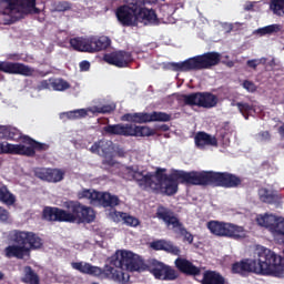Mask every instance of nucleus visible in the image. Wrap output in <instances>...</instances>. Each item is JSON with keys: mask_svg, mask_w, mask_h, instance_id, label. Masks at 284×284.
Here are the masks:
<instances>
[{"mask_svg": "<svg viewBox=\"0 0 284 284\" xmlns=\"http://www.w3.org/2000/svg\"><path fill=\"white\" fill-rule=\"evenodd\" d=\"M278 132H280L281 136H283V139H284V123L278 128Z\"/></svg>", "mask_w": 284, "mask_h": 284, "instance_id": "680f3d73", "label": "nucleus"}, {"mask_svg": "<svg viewBox=\"0 0 284 284\" xmlns=\"http://www.w3.org/2000/svg\"><path fill=\"white\" fill-rule=\"evenodd\" d=\"M11 12L41 14V9L37 8V0H12Z\"/></svg>", "mask_w": 284, "mask_h": 284, "instance_id": "a211bd4d", "label": "nucleus"}, {"mask_svg": "<svg viewBox=\"0 0 284 284\" xmlns=\"http://www.w3.org/2000/svg\"><path fill=\"white\" fill-rule=\"evenodd\" d=\"M174 232L175 234L183 236L184 243H190V245L194 243V235H192V233H190L189 230L185 229V225H183V223H178Z\"/></svg>", "mask_w": 284, "mask_h": 284, "instance_id": "7c9ffc66", "label": "nucleus"}, {"mask_svg": "<svg viewBox=\"0 0 284 284\" xmlns=\"http://www.w3.org/2000/svg\"><path fill=\"white\" fill-rule=\"evenodd\" d=\"M53 90H57L58 92H63V90L70 89V83L63 79L54 80L52 82Z\"/></svg>", "mask_w": 284, "mask_h": 284, "instance_id": "ea45409f", "label": "nucleus"}, {"mask_svg": "<svg viewBox=\"0 0 284 284\" xmlns=\"http://www.w3.org/2000/svg\"><path fill=\"white\" fill-rule=\"evenodd\" d=\"M34 174L37 179L47 181V183H61L65 176V172L61 169H37Z\"/></svg>", "mask_w": 284, "mask_h": 284, "instance_id": "6ab92c4d", "label": "nucleus"}, {"mask_svg": "<svg viewBox=\"0 0 284 284\" xmlns=\"http://www.w3.org/2000/svg\"><path fill=\"white\" fill-rule=\"evenodd\" d=\"M98 201L102 204V207H116L119 205V196L110 193H99Z\"/></svg>", "mask_w": 284, "mask_h": 284, "instance_id": "cd10ccee", "label": "nucleus"}, {"mask_svg": "<svg viewBox=\"0 0 284 284\" xmlns=\"http://www.w3.org/2000/svg\"><path fill=\"white\" fill-rule=\"evenodd\" d=\"M265 221H267V217H261L260 220H258V223H260V225H263V226H266L267 224L265 223Z\"/></svg>", "mask_w": 284, "mask_h": 284, "instance_id": "052dcab7", "label": "nucleus"}, {"mask_svg": "<svg viewBox=\"0 0 284 284\" xmlns=\"http://www.w3.org/2000/svg\"><path fill=\"white\" fill-rule=\"evenodd\" d=\"M201 284H227V280L216 271H205L203 277L200 281Z\"/></svg>", "mask_w": 284, "mask_h": 284, "instance_id": "b1692460", "label": "nucleus"}, {"mask_svg": "<svg viewBox=\"0 0 284 284\" xmlns=\"http://www.w3.org/2000/svg\"><path fill=\"white\" fill-rule=\"evenodd\" d=\"M81 72H88L90 70V61L83 60L80 62Z\"/></svg>", "mask_w": 284, "mask_h": 284, "instance_id": "603ef678", "label": "nucleus"}, {"mask_svg": "<svg viewBox=\"0 0 284 284\" xmlns=\"http://www.w3.org/2000/svg\"><path fill=\"white\" fill-rule=\"evenodd\" d=\"M261 63V61L256 60V59H253V60H248L246 62V65L248 68H252L253 70H256V68H258V64Z\"/></svg>", "mask_w": 284, "mask_h": 284, "instance_id": "3c124183", "label": "nucleus"}, {"mask_svg": "<svg viewBox=\"0 0 284 284\" xmlns=\"http://www.w3.org/2000/svg\"><path fill=\"white\" fill-rule=\"evenodd\" d=\"M72 8V4L65 0L60 1L55 6L57 12H68Z\"/></svg>", "mask_w": 284, "mask_h": 284, "instance_id": "a18cd8bd", "label": "nucleus"}, {"mask_svg": "<svg viewBox=\"0 0 284 284\" xmlns=\"http://www.w3.org/2000/svg\"><path fill=\"white\" fill-rule=\"evenodd\" d=\"M124 224L128 225L129 227H139L141 225V221L139 219L125 213L124 214Z\"/></svg>", "mask_w": 284, "mask_h": 284, "instance_id": "a19ab883", "label": "nucleus"}, {"mask_svg": "<svg viewBox=\"0 0 284 284\" xmlns=\"http://www.w3.org/2000/svg\"><path fill=\"white\" fill-rule=\"evenodd\" d=\"M273 234L275 236H283L282 243H284V221L277 222L273 227Z\"/></svg>", "mask_w": 284, "mask_h": 284, "instance_id": "c03bdc74", "label": "nucleus"}, {"mask_svg": "<svg viewBox=\"0 0 284 284\" xmlns=\"http://www.w3.org/2000/svg\"><path fill=\"white\" fill-rule=\"evenodd\" d=\"M0 139L17 141L21 139V131L14 126L0 125Z\"/></svg>", "mask_w": 284, "mask_h": 284, "instance_id": "a878e982", "label": "nucleus"}, {"mask_svg": "<svg viewBox=\"0 0 284 284\" xmlns=\"http://www.w3.org/2000/svg\"><path fill=\"white\" fill-rule=\"evenodd\" d=\"M11 240L16 245H9L4 248L7 258L23 261L26 256H30L31 250L43 247V240L34 232L14 231Z\"/></svg>", "mask_w": 284, "mask_h": 284, "instance_id": "423d86ee", "label": "nucleus"}, {"mask_svg": "<svg viewBox=\"0 0 284 284\" xmlns=\"http://www.w3.org/2000/svg\"><path fill=\"white\" fill-rule=\"evenodd\" d=\"M221 63V53L212 51L201 55L189 58L182 62H169L166 70L172 72H199V70H210Z\"/></svg>", "mask_w": 284, "mask_h": 284, "instance_id": "0eeeda50", "label": "nucleus"}, {"mask_svg": "<svg viewBox=\"0 0 284 284\" xmlns=\"http://www.w3.org/2000/svg\"><path fill=\"white\" fill-rule=\"evenodd\" d=\"M3 272L0 271V281H3Z\"/></svg>", "mask_w": 284, "mask_h": 284, "instance_id": "0e129e2a", "label": "nucleus"}, {"mask_svg": "<svg viewBox=\"0 0 284 284\" xmlns=\"http://www.w3.org/2000/svg\"><path fill=\"white\" fill-rule=\"evenodd\" d=\"M200 185H213L232 190L243 187V178L230 172L197 171Z\"/></svg>", "mask_w": 284, "mask_h": 284, "instance_id": "6e6552de", "label": "nucleus"}, {"mask_svg": "<svg viewBox=\"0 0 284 284\" xmlns=\"http://www.w3.org/2000/svg\"><path fill=\"white\" fill-rule=\"evenodd\" d=\"M114 110H116V106L113 104H104L102 106L93 108V112H97L98 114H111Z\"/></svg>", "mask_w": 284, "mask_h": 284, "instance_id": "58836bf2", "label": "nucleus"}, {"mask_svg": "<svg viewBox=\"0 0 284 284\" xmlns=\"http://www.w3.org/2000/svg\"><path fill=\"white\" fill-rule=\"evenodd\" d=\"M184 105L190 108H204V110H212L219 105V97L212 92H193L190 94H182Z\"/></svg>", "mask_w": 284, "mask_h": 284, "instance_id": "9b49d317", "label": "nucleus"}, {"mask_svg": "<svg viewBox=\"0 0 284 284\" xmlns=\"http://www.w3.org/2000/svg\"><path fill=\"white\" fill-rule=\"evenodd\" d=\"M0 203H4V205H14L17 203V197L10 193V190H8L3 182H0Z\"/></svg>", "mask_w": 284, "mask_h": 284, "instance_id": "bb28decb", "label": "nucleus"}, {"mask_svg": "<svg viewBox=\"0 0 284 284\" xmlns=\"http://www.w3.org/2000/svg\"><path fill=\"white\" fill-rule=\"evenodd\" d=\"M22 143L29 146L20 144V156H34L37 152H48L50 150V144L41 143L28 135L22 138Z\"/></svg>", "mask_w": 284, "mask_h": 284, "instance_id": "2eb2a0df", "label": "nucleus"}, {"mask_svg": "<svg viewBox=\"0 0 284 284\" xmlns=\"http://www.w3.org/2000/svg\"><path fill=\"white\" fill-rule=\"evenodd\" d=\"M161 1H165V0H149V3H161Z\"/></svg>", "mask_w": 284, "mask_h": 284, "instance_id": "e2e57ef3", "label": "nucleus"}, {"mask_svg": "<svg viewBox=\"0 0 284 284\" xmlns=\"http://www.w3.org/2000/svg\"><path fill=\"white\" fill-rule=\"evenodd\" d=\"M110 38L102 36L100 38H89V52H101V50H108L110 48Z\"/></svg>", "mask_w": 284, "mask_h": 284, "instance_id": "5701e85b", "label": "nucleus"}, {"mask_svg": "<svg viewBox=\"0 0 284 284\" xmlns=\"http://www.w3.org/2000/svg\"><path fill=\"white\" fill-rule=\"evenodd\" d=\"M281 26L278 24H270L263 28L257 29V34L261 37H265V34H274V32H280Z\"/></svg>", "mask_w": 284, "mask_h": 284, "instance_id": "e433bc0d", "label": "nucleus"}, {"mask_svg": "<svg viewBox=\"0 0 284 284\" xmlns=\"http://www.w3.org/2000/svg\"><path fill=\"white\" fill-rule=\"evenodd\" d=\"M92 284H99V283H97V282H93Z\"/></svg>", "mask_w": 284, "mask_h": 284, "instance_id": "338daca9", "label": "nucleus"}, {"mask_svg": "<svg viewBox=\"0 0 284 284\" xmlns=\"http://www.w3.org/2000/svg\"><path fill=\"white\" fill-rule=\"evenodd\" d=\"M122 175L125 181H135L140 190L148 192V185L150 184L152 172H146L145 174L144 171H139V169H134V166H126Z\"/></svg>", "mask_w": 284, "mask_h": 284, "instance_id": "ddd939ff", "label": "nucleus"}, {"mask_svg": "<svg viewBox=\"0 0 284 284\" xmlns=\"http://www.w3.org/2000/svg\"><path fill=\"white\" fill-rule=\"evenodd\" d=\"M0 72H4V74H20L21 77H32V74H34V69L21 62L0 61Z\"/></svg>", "mask_w": 284, "mask_h": 284, "instance_id": "f3484780", "label": "nucleus"}, {"mask_svg": "<svg viewBox=\"0 0 284 284\" xmlns=\"http://www.w3.org/2000/svg\"><path fill=\"white\" fill-rule=\"evenodd\" d=\"M99 193H100L99 191L83 189L82 191L78 192V199H88V201H98Z\"/></svg>", "mask_w": 284, "mask_h": 284, "instance_id": "f704fd0d", "label": "nucleus"}, {"mask_svg": "<svg viewBox=\"0 0 284 284\" xmlns=\"http://www.w3.org/2000/svg\"><path fill=\"white\" fill-rule=\"evenodd\" d=\"M133 123H150V113H133Z\"/></svg>", "mask_w": 284, "mask_h": 284, "instance_id": "37998d69", "label": "nucleus"}, {"mask_svg": "<svg viewBox=\"0 0 284 284\" xmlns=\"http://www.w3.org/2000/svg\"><path fill=\"white\" fill-rule=\"evenodd\" d=\"M160 12H161L162 17L168 19V18L172 17V14H174V12H176V7L174 4L164 3V4L160 6Z\"/></svg>", "mask_w": 284, "mask_h": 284, "instance_id": "4c0bfd02", "label": "nucleus"}, {"mask_svg": "<svg viewBox=\"0 0 284 284\" xmlns=\"http://www.w3.org/2000/svg\"><path fill=\"white\" fill-rule=\"evenodd\" d=\"M152 250L156 252H168L169 254H173L174 256H181V248L179 246H174V244L165 241V240H158L151 243Z\"/></svg>", "mask_w": 284, "mask_h": 284, "instance_id": "4be33fe9", "label": "nucleus"}, {"mask_svg": "<svg viewBox=\"0 0 284 284\" xmlns=\"http://www.w3.org/2000/svg\"><path fill=\"white\" fill-rule=\"evenodd\" d=\"M166 172L168 169L161 168H158L154 173L151 172L148 192L174 196L179 192V181L180 183H186V185H200L199 171H174L169 175Z\"/></svg>", "mask_w": 284, "mask_h": 284, "instance_id": "20e7f679", "label": "nucleus"}, {"mask_svg": "<svg viewBox=\"0 0 284 284\" xmlns=\"http://www.w3.org/2000/svg\"><path fill=\"white\" fill-rule=\"evenodd\" d=\"M133 256H136L141 261L142 266L140 270H133L130 272H150L156 281H176L181 274L184 276H201V267L194 265L192 261L185 257H178L174 261L175 268L171 265H168L156 258L150 260L148 265L141 256L133 253Z\"/></svg>", "mask_w": 284, "mask_h": 284, "instance_id": "7ed1b4c3", "label": "nucleus"}, {"mask_svg": "<svg viewBox=\"0 0 284 284\" xmlns=\"http://www.w3.org/2000/svg\"><path fill=\"white\" fill-rule=\"evenodd\" d=\"M104 61L109 65H115V68H128L134 59L132 52L120 50L104 54Z\"/></svg>", "mask_w": 284, "mask_h": 284, "instance_id": "dca6fc26", "label": "nucleus"}, {"mask_svg": "<svg viewBox=\"0 0 284 284\" xmlns=\"http://www.w3.org/2000/svg\"><path fill=\"white\" fill-rule=\"evenodd\" d=\"M258 136H260L261 141H270V139H272L270 131H262L258 133Z\"/></svg>", "mask_w": 284, "mask_h": 284, "instance_id": "8fccbe9b", "label": "nucleus"}, {"mask_svg": "<svg viewBox=\"0 0 284 284\" xmlns=\"http://www.w3.org/2000/svg\"><path fill=\"white\" fill-rule=\"evenodd\" d=\"M115 154H118L121 159H123L125 156V150L123 149H118L115 151Z\"/></svg>", "mask_w": 284, "mask_h": 284, "instance_id": "13d9d810", "label": "nucleus"}, {"mask_svg": "<svg viewBox=\"0 0 284 284\" xmlns=\"http://www.w3.org/2000/svg\"><path fill=\"white\" fill-rule=\"evenodd\" d=\"M206 227L214 236H224L235 241L245 239V227L236 224L212 220L207 222Z\"/></svg>", "mask_w": 284, "mask_h": 284, "instance_id": "9d476101", "label": "nucleus"}, {"mask_svg": "<svg viewBox=\"0 0 284 284\" xmlns=\"http://www.w3.org/2000/svg\"><path fill=\"white\" fill-rule=\"evenodd\" d=\"M239 112L242 113V115L244 116V119L247 121V119H250V112H252L254 110V105L247 103V102H237L235 103Z\"/></svg>", "mask_w": 284, "mask_h": 284, "instance_id": "c9c22d12", "label": "nucleus"}, {"mask_svg": "<svg viewBox=\"0 0 284 284\" xmlns=\"http://www.w3.org/2000/svg\"><path fill=\"white\" fill-rule=\"evenodd\" d=\"M71 267L81 274H89L101 281H113L114 283L125 284L130 281V274L122 270H126V272L141 270L143 262L132 251H116L115 254L106 260L103 268L83 262H72Z\"/></svg>", "mask_w": 284, "mask_h": 284, "instance_id": "f257e3e1", "label": "nucleus"}, {"mask_svg": "<svg viewBox=\"0 0 284 284\" xmlns=\"http://www.w3.org/2000/svg\"><path fill=\"white\" fill-rule=\"evenodd\" d=\"M71 48L75 50V52H90L92 48H90V38H71L69 41Z\"/></svg>", "mask_w": 284, "mask_h": 284, "instance_id": "393cba45", "label": "nucleus"}, {"mask_svg": "<svg viewBox=\"0 0 284 284\" xmlns=\"http://www.w3.org/2000/svg\"><path fill=\"white\" fill-rule=\"evenodd\" d=\"M258 196L262 203H267L268 205L277 203L278 201V196L267 189H260Z\"/></svg>", "mask_w": 284, "mask_h": 284, "instance_id": "c756f323", "label": "nucleus"}, {"mask_svg": "<svg viewBox=\"0 0 284 284\" xmlns=\"http://www.w3.org/2000/svg\"><path fill=\"white\" fill-rule=\"evenodd\" d=\"M244 10L246 12H250L251 10H254V4L252 2L245 4Z\"/></svg>", "mask_w": 284, "mask_h": 284, "instance_id": "bf43d9fd", "label": "nucleus"}, {"mask_svg": "<svg viewBox=\"0 0 284 284\" xmlns=\"http://www.w3.org/2000/svg\"><path fill=\"white\" fill-rule=\"evenodd\" d=\"M257 258H244L232 265V273L245 276V274H258L260 276H275L283 278V257L276 255L272 250L260 246L256 250Z\"/></svg>", "mask_w": 284, "mask_h": 284, "instance_id": "f03ea898", "label": "nucleus"}, {"mask_svg": "<svg viewBox=\"0 0 284 284\" xmlns=\"http://www.w3.org/2000/svg\"><path fill=\"white\" fill-rule=\"evenodd\" d=\"M163 128H164V130H169L168 125H164Z\"/></svg>", "mask_w": 284, "mask_h": 284, "instance_id": "69168bd1", "label": "nucleus"}, {"mask_svg": "<svg viewBox=\"0 0 284 284\" xmlns=\"http://www.w3.org/2000/svg\"><path fill=\"white\" fill-rule=\"evenodd\" d=\"M0 154H18V155H20V144L0 143Z\"/></svg>", "mask_w": 284, "mask_h": 284, "instance_id": "473e14b6", "label": "nucleus"}, {"mask_svg": "<svg viewBox=\"0 0 284 284\" xmlns=\"http://www.w3.org/2000/svg\"><path fill=\"white\" fill-rule=\"evenodd\" d=\"M8 219H10V212L0 206V223H8Z\"/></svg>", "mask_w": 284, "mask_h": 284, "instance_id": "09e8293b", "label": "nucleus"}, {"mask_svg": "<svg viewBox=\"0 0 284 284\" xmlns=\"http://www.w3.org/2000/svg\"><path fill=\"white\" fill-rule=\"evenodd\" d=\"M271 8L274 14H284V0H272Z\"/></svg>", "mask_w": 284, "mask_h": 284, "instance_id": "79ce46f5", "label": "nucleus"}, {"mask_svg": "<svg viewBox=\"0 0 284 284\" xmlns=\"http://www.w3.org/2000/svg\"><path fill=\"white\" fill-rule=\"evenodd\" d=\"M91 152L93 153V154H97V153H99L100 152V150H101V143H99V142H95L92 146H91Z\"/></svg>", "mask_w": 284, "mask_h": 284, "instance_id": "5fc2aeb1", "label": "nucleus"}, {"mask_svg": "<svg viewBox=\"0 0 284 284\" xmlns=\"http://www.w3.org/2000/svg\"><path fill=\"white\" fill-rule=\"evenodd\" d=\"M63 114L64 116H67V119H69V121H77V119H85V116H88V110L78 109L73 111H68Z\"/></svg>", "mask_w": 284, "mask_h": 284, "instance_id": "72a5a7b5", "label": "nucleus"}, {"mask_svg": "<svg viewBox=\"0 0 284 284\" xmlns=\"http://www.w3.org/2000/svg\"><path fill=\"white\" fill-rule=\"evenodd\" d=\"M24 275L21 278L22 283L26 284H41V280L39 278V274L32 270V266H24L23 268Z\"/></svg>", "mask_w": 284, "mask_h": 284, "instance_id": "c85d7f7f", "label": "nucleus"}, {"mask_svg": "<svg viewBox=\"0 0 284 284\" xmlns=\"http://www.w3.org/2000/svg\"><path fill=\"white\" fill-rule=\"evenodd\" d=\"M64 207L45 206L42 211L44 221L57 223H93L97 216L92 207L81 204L79 201H69Z\"/></svg>", "mask_w": 284, "mask_h": 284, "instance_id": "39448f33", "label": "nucleus"}, {"mask_svg": "<svg viewBox=\"0 0 284 284\" xmlns=\"http://www.w3.org/2000/svg\"><path fill=\"white\" fill-rule=\"evenodd\" d=\"M156 217L163 221L166 225H172L173 229H176V225L181 223L179 217L174 216V212L163 205L158 206Z\"/></svg>", "mask_w": 284, "mask_h": 284, "instance_id": "412c9836", "label": "nucleus"}, {"mask_svg": "<svg viewBox=\"0 0 284 284\" xmlns=\"http://www.w3.org/2000/svg\"><path fill=\"white\" fill-rule=\"evenodd\" d=\"M242 87L244 88V90H246V92L251 93H254L257 90L256 84L250 80H244Z\"/></svg>", "mask_w": 284, "mask_h": 284, "instance_id": "49530a36", "label": "nucleus"}, {"mask_svg": "<svg viewBox=\"0 0 284 284\" xmlns=\"http://www.w3.org/2000/svg\"><path fill=\"white\" fill-rule=\"evenodd\" d=\"M195 145L199 150H205V146L211 145L212 148H219V140L206 132H197L195 138Z\"/></svg>", "mask_w": 284, "mask_h": 284, "instance_id": "aec40b11", "label": "nucleus"}, {"mask_svg": "<svg viewBox=\"0 0 284 284\" xmlns=\"http://www.w3.org/2000/svg\"><path fill=\"white\" fill-rule=\"evenodd\" d=\"M136 27L139 23L143 26H159V16L154 9H149L145 7V1L138 0V11H136Z\"/></svg>", "mask_w": 284, "mask_h": 284, "instance_id": "4468645a", "label": "nucleus"}, {"mask_svg": "<svg viewBox=\"0 0 284 284\" xmlns=\"http://www.w3.org/2000/svg\"><path fill=\"white\" fill-rule=\"evenodd\" d=\"M103 132L110 136H154V130L150 126H139L132 124H108Z\"/></svg>", "mask_w": 284, "mask_h": 284, "instance_id": "1a4fd4ad", "label": "nucleus"}, {"mask_svg": "<svg viewBox=\"0 0 284 284\" xmlns=\"http://www.w3.org/2000/svg\"><path fill=\"white\" fill-rule=\"evenodd\" d=\"M138 0L116 8L115 17L123 28H136Z\"/></svg>", "mask_w": 284, "mask_h": 284, "instance_id": "f8f14e48", "label": "nucleus"}, {"mask_svg": "<svg viewBox=\"0 0 284 284\" xmlns=\"http://www.w3.org/2000/svg\"><path fill=\"white\" fill-rule=\"evenodd\" d=\"M122 121H129L130 123H134V113H125L122 116Z\"/></svg>", "mask_w": 284, "mask_h": 284, "instance_id": "864d4df0", "label": "nucleus"}, {"mask_svg": "<svg viewBox=\"0 0 284 284\" xmlns=\"http://www.w3.org/2000/svg\"><path fill=\"white\" fill-rule=\"evenodd\" d=\"M50 88V83H48V80H43L40 82L39 90H48Z\"/></svg>", "mask_w": 284, "mask_h": 284, "instance_id": "6e6d98bb", "label": "nucleus"}, {"mask_svg": "<svg viewBox=\"0 0 284 284\" xmlns=\"http://www.w3.org/2000/svg\"><path fill=\"white\" fill-rule=\"evenodd\" d=\"M110 216L112 219V221H114V223H121V221H123V219L125 217V213L124 212H111Z\"/></svg>", "mask_w": 284, "mask_h": 284, "instance_id": "de8ad7c7", "label": "nucleus"}, {"mask_svg": "<svg viewBox=\"0 0 284 284\" xmlns=\"http://www.w3.org/2000/svg\"><path fill=\"white\" fill-rule=\"evenodd\" d=\"M0 3H6L8 4V10H10V12H12V0H0Z\"/></svg>", "mask_w": 284, "mask_h": 284, "instance_id": "4d7b16f0", "label": "nucleus"}, {"mask_svg": "<svg viewBox=\"0 0 284 284\" xmlns=\"http://www.w3.org/2000/svg\"><path fill=\"white\" fill-rule=\"evenodd\" d=\"M149 121L152 122H161L168 123V121H172V114L161 112V111H153L149 114Z\"/></svg>", "mask_w": 284, "mask_h": 284, "instance_id": "2f4dec72", "label": "nucleus"}]
</instances>
